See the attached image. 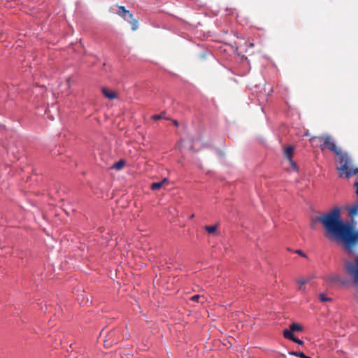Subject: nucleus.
<instances>
[{
    "label": "nucleus",
    "mask_w": 358,
    "mask_h": 358,
    "mask_svg": "<svg viewBox=\"0 0 358 358\" xmlns=\"http://www.w3.org/2000/svg\"><path fill=\"white\" fill-rule=\"evenodd\" d=\"M322 224L329 236L342 240L348 245L358 242V231H355L349 223L341 219L340 209L335 208L323 215Z\"/></svg>",
    "instance_id": "f257e3e1"
},
{
    "label": "nucleus",
    "mask_w": 358,
    "mask_h": 358,
    "mask_svg": "<svg viewBox=\"0 0 358 358\" xmlns=\"http://www.w3.org/2000/svg\"><path fill=\"white\" fill-rule=\"evenodd\" d=\"M336 170L341 178H350L358 175V168L354 164L353 159L346 152H341L337 156Z\"/></svg>",
    "instance_id": "f03ea898"
},
{
    "label": "nucleus",
    "mask_w": 358,
    "mask_h": 358,
    "mask_svg": "<svg viewBox=\"0 0 358 358\" xmlns=\"http://www.w3.org/2000/svg\"><path fill=\"white\" fill-rule=\"evenodd\" d=\"M313 138H317L320 141V142H321L320 148L322 150L328 149L333 152L336 156L343 152L338 147H337L334 138L329 135L324 134L320 136L313 137Z\"/></svg>",
    "instance_id": "7ed1b4c3"
},
{
    "label": "nucleus",
    "mask_w": 358,
    "mask_h": 358,
    "mask_svg": "<svg viewBox=\"0 0 358 358\" xmlns=\"http://www.w3.org/2000/svg\"><path fill=\"white\" fill-rule=\"evenodd\" d=\"M344 267L348 274L353 279L355 284H358V256L354 261H346Z\"/></svg>",
    "instance_id": "20e7f679"
},
{
    "label": "nucleus",
    "mask_w": 358,
    "mask_h": 358,
    "mask_svg": "<svg viewBox=\"0 0 358 358\" xmlns=\"http://www.w3.org/2000/svg\"><path fill=\"white\" fill-rule=\"evenodd\" d=\"M303 329V327L301 324L293 322L289 325V329H285L283 331H288L291 336H294V332H301Z\"/></svg>",
    "instance_id": "39448f33"
},
{
    "label": "nucleus",
    "mask_w": 358,
    "mask_h": 358,
    "mask_svg": "<svg viewBox=\"0 0 358 358\" xmlns=\"http://www.w3.org/2000/svg\"><path fill=\"white\" fill-rule=\"evenodd\" d=\"M293 152H294V148L292 146H288L285 148L284 155H285V157L290 162L292 166L296 169V165L292 161Z\"/></svg>",
    "instance_id": "423d86ee"
},
{
    "label": "nucleus",
    "mask_w": 358,
    "mask_h": 358,
    "mask_svg": "<svg viewBox=\"0 0 358 358\" xmlns=\"http://www.w3.org/2000/svg\"><path fill=\"white\" fill-rule=\"evenodd\" d=\"M101 92H102L103 94L104 95V96L108 99L113 100V99L117 98V94L115 92H114L111 90H109L106 87H102Z\"/></svg>",
    "instance_id": "0eeeda50"
},
{
    "label": "nucleus",
    "mask_w": 358,
    "mask_h": 358,
    "mask_svg": "<svg viewBox=\"0 0 358 358\" xmlns=\"http://www.w3.org/2000/svg\"><path fill=\"white\" fill-rule=\"evenodd\" d=\"M311 280L310 277H306V278H300L296 280V283L299 285V290L301 292H305V287L303 285L306 283H308Z\"/></svg>",
    "instance_id": "6e6552de"
},
{
    "label": "nucleus",
    "mask_w": 358,
    "mask_h": 358,
    "mask_svg": "<svg viewBox=\"0 0 358 358\" xmlns=\"http://www.w3.org/2000/svg\"><path fill=\"white\" fill-rule=\"evenodd\" d=\"M166 183H168V179L165 178L160 182H152L150 185V189L153 191L159 190Z\"/></svg>",
    "instance_id": "1a4fd4ad"
},
{
    "label": "nucleus",
    "mask_w": 358,
    "mask_h": 358,
    "mask_svg": "<svg viewBox=\"0 0 358 358\" xmlns=\"http://www.w3.org/2000/svg\"><path fill=\"white\" fill-rule=\"evenodd\" d=\"M283 336L285 337V338L290 340V341L299 344V345H303L304 344L303 341H301L294 336H291L288 331H283Z\"/></svg>",
    "instance_id": "9d476101"
},
{
    "label": "nucleus",
    "mask_w": 358,
    "mask_h": 358,
    "mask_svg": "<svg viewBox=\"0 0 358 358\" xmlns=\"http://www.w3.org/2000/svg\"><path fill=\"white\" fill-rule=\"evenodd\" d=\"M119 9L121 10L118 12L119 15L125 17V15H128L129 17L132 19L133 15L128 10H127L124 6H119Z\"/></svg>",
    "instance_id": "9b49d317"
},
{
    "label": "nucleus",
    "mask_w": 358,
    "mask_h": 358,
    "mask_svg": "<svg viewBox=\"0 0 358 358\" xmlns=\"http://www.w3.org/2000/svg\"><path fill=\"white\" fill-rule=\"evenodd\" d=\"M322 218H323V215L317 216L315 217H312L310 220V227L312 229H315L316 224L319 222L322 223Z\"/></svg>",
    "instance_id": "f8f14e48"
},
{
    "label": "nucleus",
    "mask_w": 358,
    "mask_h": 358,
    "mask_svg": "<svg viewBox=\"0 0 358 358\" xmlns=\"http://www.w3.org/2000/svg\"><path fill=\"white\" fill-rule=\"evenodd\" d=\"M125 164L124 160L120 159L118 162H115L113 166L112 169H116V170H120L122 169Z\"/></svg>",
    "instance_id": "ddd939ff"
},
{
    "label": "nucleus",
    "mask_w": 358,
    "mask_h": 358,
    "mask_svg": "<svg viewBox=\"0 0 358 358\" xmlns=\"http://www.w3.org/2000/svg\"><path fill=\"white\" fill-rule=\"evenodd\" d=\"M327 280L329 282H331V283H336V282H340L341 280V278L339 277V275H329L328 278H327Z\"/></svg>",
    "instance_id": "4468645a"
},
{
    "label": "nucleus",
    "mask_w": 358,
    "mask_h": 358,
    "mask_svg": "<svg viewBox=\"0 0 358 358\" xmlns=\"http://www.w3.org/2000/svg\"><path fill=\"white\" fill-rule=\"evenodd\" d=\"M204 228L208 234H215L217 231V225H206Z\"/></svg>",
    "instance_id": "2eb2a0df"
},
{
    "label": "nucleus",
    "mask_w": 358,
    "mask_h": 358,
    "mask_svg": "<svg viewBox=\"0 0 358 358\" xmlns=\"http://www.w3.org/2000/svg\"><path fill=\"white\" fill-rule=\"evenodd\" d=\"M289 355L299 357L300 358H311L310 357L306 356L303 352H294L292 351L289 352Z\"/></svg>",
    "instance_id": "dca6fc26"
},
{
    "label": "nucleus",
    "mask_w": 358,
    "mask_h": 358,
    "mask_svg": "<svg viewBox=\"0 0 358 358\" xmlns=\"http://www.w3.org/2000/svg\"><path fill=\"white\" fill-rule=\"evenodd\" d=\"M349 214L350 216H355L358 214V203L349 209Z\"/></svg>",
    "instance_id": "f3484780"
},
{
    "label": "nucleus",
    "mask_w": 358,
    "mask_h": 358,
    "mask_svg": "<svg viewBox=\"0 0 358 358\" xmlns=\"http://www.w3.org/2000/svg\"><path fill=\"white\" fill-rule=\"evenodd\" d=\"M131 29L132 30L135 31L137 28H138V20L134 19L133 17H132V19H131Z\"/></svg>",
    "instance_id": "a211bd4d"
},
{
    "label": "nucleus",
    "mask_w": 358,
    "mask_h": 358,
    "mask_svg": "<svg viewBox=\"0 0 358 358\" xmlns=\"http://www.w3.org/2000/svg\"><path fill=\"white\" fill-rule=\"evenodd\" d=\"M319 299L322 302H327V301H331V299L329 297H327L324 294H320L319 295Z\"/></svg>",
    "instance_id": "6ab92c4d"
},
{
    "label": "nucleus",
    "mask_w": 358,
    "mask_h": 358,
    "mask_svg": "<svg viewBox=\"0 0 358 358\" xmlns=\"http://www.w3.org/2000/svg\"><path fill=\"white\" fill-rule=\"evenodd\" d=\"M202 298V299H204V296H201V295H199V294H196V295H194L191 297V300L192 301H194V302H199V299Z\"/></svg>",
    "instance_id": "aec40b11"
},
{
    "label": "nucleus",
    "mask_w": 358,
    "mask_h": 358,
    "mask_svg": "<svg viewBox=\"0 0 358 358\" xmlns=\"http://www.w3.org/2000/svg\"><path fill=\"white\" fill-rule=\"evenodd\" d=\"M152 118L155 120H159L163 118L162 114L160 115H154Z\"/></svg>",
    "instance_id": "412c9836"
},
{
    "label": "nucleus",
    "mask_w": 358,
    "mask_h": 358,
    "mask_svg": "<svg viewBox=\"0 0 358 358\" xmlns=\"http://www.w3.org/2000/svg\"><path fill=\"white\" fill-rule=\"evenodd\" d=\"M296 252L297 254H299V255H301V257H306V255L300 250H296Z\"/></svg>",
    "instance_id": "4be33fe9"
},
{
    "label": "nucleus",
    "mask_w": 358,
    "mask_h": 358,
    "mask_svg": "<svg viewBox=\"0 0 358 358\" xmlns=\"http://www.w3.org/2000/svg\"><path fill=\"white\" fill-rule=\"evenodd\" d=\"M66 85H67L68 86H70V85H71V79H70V78H68V79L66 80Z\"/></svg>",
    "instance_id": "5701e85b"
},
{
    "label": "nucleus",
    "mask_w": 358,
    "mask_h": 358,
    "mask_svg": "<svg viewBox=\"0 0 358 358\" xmlns=\"http://www.w3.org/2000/svg\"><path fill=\"white\" fill-rule=\"evenodd\" d=\"M173 124L176 125V126H178V122L176 120H173Z\"/></svg>",
    "instance_id": "b1692460"
},
{
    "label": "nucleus",
    "mask_w": 358,
    "mask_h": 358,
    "mask_svg": "<svg viewBox=\"0 0 358 358\" xmlns=\"http://www.w3.org/2000/svg\"><path fill=\"white\" fill-rule=\"evenodd\" d=\"M194 217V215L192 214L191 216H190V218H193Z\"/></svg>",
    "instance_id": "393cba45"
},
{
    "label": "nucleus",
    "mask_w": 358,
    "mask_h": 358,
    "mask_svg": "<svg viewBox=\"0 0 358 358\" xmlns=\"http://www.w3.org/2000/svg\"><path fill=\"white\" fill-rule=\"evenodd\" d=\"M76 358H80V357H76ZM81 358H83V357H81Z\"/></svg>",
    "instance_id": "a878e982"
}]
</instances>
